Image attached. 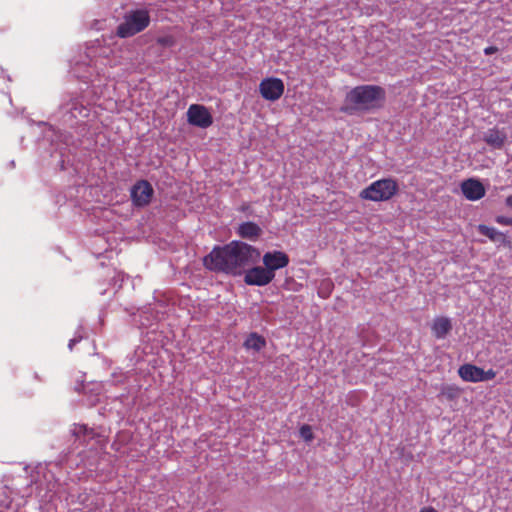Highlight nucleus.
Listing matches in <instances>:
<instances>
[{
	"instance_id": "obj_1",
	"label": "nucleus",
	"mask_w": 512,
	"mask_h": 512,
	"mask_svg": "<svg viewBox=\"0 0 512 512\" xmlns=\"http://www.w3.org/2000/svg\"><path fill=\"white\" fill-rule=\"evenodd\" d=\"M386 93L378 85H360L351 89L345 97V106L341 111L352 114L355 111H370L381 108Z\"/></svg>"
},
{
	"instance_id": "obj_2",
	"label": "nucleus",
	"mask_w": 512,
	"mask_h": 512,
	"mask_svg": "<svg viewBox=\"0 0 512 512\" xmlns=\"http://www.w3.org/2000/svg\"><path fill=\"white\" fill-rule=\"evenodd\" d=\"M229 258L230 274L239 275L242 270L259 256L257 250L249 244L233 241L226 245Z\"/></svg>"
},
{
	"instance_id": "obj_3",
	"label": "nucleus",
	"mask_w": 512,
	"mask_h": 512,
	"mask_svg": "<svg viewBox=\"0 0 512 512\" xmlns=\"http://www.w3.org/2000/svg\"><path fill=\"white\" fill-rule=\"evenodd\" d=\"M150 24V15L146 9H136L125 14L123 22L117 27L116 34L120 38L132 37Z\"/></svg>"
},
{
	"instance_id": "obj_4",
	"label": "nucleus",
	"mask_w": 512,
	"mask_h": 512,
	"mask_svg": "<svg viewBox=\"0 0 512 512\" xmlns=\"http://www.w3.org/2000/svg\"><path fill=\"white\" fill-rule=\"evenodd\" d=\"M398 190L399 185L396 180L384 178L372 182L359 193V197L362 200L374 202L388 201L397 194Z\"/></svg>"
},
{
	"instance_id": "obj_5",
	"label": "nucleus",
	"mask_w": 512,
	"mask_h": 512,
	"mask_svg": "<svg viewBox=\"0 0 512 512\" xmlns=\"http://www.w3.org/2000/svg\"><path fill=\"white\" fill-rule=\"evenodd\" d=\"M225 254H227L226 245L214 247L213 250L204 257V266L211 271L230 274L229 258Z\"/></svg>"
},
{
	"instance_id": "obj_6",
	"label": "nucleus",
	"mask_w": 512,
	"mask_h": 512,
	"mask_svg": "<svg viewBox=\"0 0 512 512\" xmlns=\"http://www.w3.org/2000/svg\"><path fill=\"white\" fill-rule=\"evenodd\" d=\"M284 83L280 78L268 77L263 79L259 84V92L261 96L268 101H276L281 98L284 93Z\"/></svg>"
},
{
	"instance_id": "obj_7",
	"label": "nucleus",
	"mask_w": 512,
	"mask_h": 512,
	"mask_svg": "<svg viewBox=\"0 0 512 512\" xmlns=\"http://www.w3.org/2000/svg\"><path fill=\"white\" fill-rule=\"evenodd\" d=\"M187 119L191 125L207 128L212 125L213 118L208 109L202 105L192 104L187 111Z\"/></svg>"
},
{
	"instance_id": "obj_8",
	"label": "nucleus",
	"mask_w": 512,
	"mask_h": 512,
	"mask_svg": "<svg viewBox=\"0 0 512 512\" xmlns=\"http://www.w3.org/2000/svg\"><path fill=\"white\" fill-rule=\"evenodd\" d=\"M154 190L152 185L146 180L136 182L131 189V199L134 205L143 207L151 202Z\"/></svg>"
},
{
	"instance_id": "obj_9",
	"label": "nucleus",
	"mask_w": 512,
	"mask_h": 512,
	"mask_svg": "<svg viewBox=\"0 0 512 512\" xmlns=\"http://www.w3.org/2000/svg\"><path fill=\"white\" fill-rule=\"evenodd\" d=\"M274 277L275 273H272L266 267L256 266L246 272L244 281L248 285L265 286L269 284Z\"/></svg>"
},
{
	"instance_id": "obj_10",
	"label": "nucleus",
	"mask_w": 512,
	"mask_h": 512,
	"mask_svg": "<svg viewBox=\"0 0 512 512\" xmlns=\"http://www.w3.org/2000/svg\"><path fill=\"white\" fill-rule=\"evenodd\" d=\"M460 187L464 197L469 201L480 200L486 193L484 185L475 178L464 180Z\"/></svg>"
},
{
	"instance_id": "obj_11",
	"label": "nucleus",
	"mask_w": 512,
	"mask_h": 512,
	"mask_svg": "<svg viewBox=\"0 0 512 512\" xmlns=\"http://www.w3.org/2000/svg\"><path fill=\"white\" fill-rule=\"evenodd\" d=\"M263 264L269 271L275 273L289 264V257L282 251L267 252L263 255Z\"/></svg>"
},
{
	"instance_id": "obj_12",
	"label": "nucleus",
	"mask_w": 512,
	"mask_h": 512,
	"mask_svg": "<svg viewBox=\"0 0 512 512\" xmlns=\"http://www.w3.org/2000/svg\"><path fill=\"white\" fill-rule=\"evenodd\" d=\"M452 330V323L448 317L438 316L431 325V331L435 338L444 339Z\"/></svg>"
},
{
	"instance_id": "obj_13",
	"label": "nucleus",
	"mask_w": 512,
	"mask_h": 512,
	"mask_svg": "<svg viewBox=\"0 0 512 512\" xmlns=\"http://www.w3.org/2000/svg\"><path fill=\"white\" fill-rule=\"evenodd\" d=\"M458 374L466 382H482V368L474 364H463L458 369Z\"/></svg>"
},
{
	"instance_id": "obj_14",
	"label": "nucleus",
	"mask_w": 512,
	"mask_h": 512,
	"mask_svg": "<svg viewBox=\"0 0 512 512\" xmlns=\"http://www.w3.org/2000/svg\"><path fill=\"white\" fill-rule=\"evenodd\" d=\"M506 139L507 136L505 132L496 128L489 129L483 137V140L494 149H501L504 146Z\"/></svg>"
},
{
	"instance_id": "obj_15",
	"label": "nucleus",
	"mask_w": 512,
	"mask_h": 512,
	"mask_svg": "<svg viewBox=\"0 0 512 512\" xmlns=\"http://www.w3.org/2000/svg\"><path fill=\"white\" fill-rule=\"evenodd\" d=\"M480 234L488 237L493 242H499L503 245L509 246L511 244L510 240H508L507 236L503 233L495 229L494 227H489L484 224H480L477 227Z\"/></svg>"
},
{
	"instance_id": "obj_16",
	"label": "nucleus",
	"mask_w": 512,
	"mask_h": 512,
	"mask_svg": "<svg viewBox=\"0 0 512 512\" xmlns=\"http://www.w3.org/2000/svg\"><path fill=\"white\" fill-rule=\"evenodd\" d=\"M262 230L254 222H244L238 228V233L242 238L255 239L260 236Z\"/></svg>"
},
{
	"instance_id": "obj_17",
	"label": "nucleus",
	"mask_w": 512,
	"mask_h": 512,
	"mask_svg": "<svg viewBox=\"0 0 512 512\" xmlns=\"http://www.w3.org/2000/svg\"><path fill=\"white\" fill-rule=\"evenodd\" d=\"M265 345V338L257 333H251L244 342L246 349H252L257 352L264 348Z\"/></svg>"
},
{
	"instance_id": "obj_18",
	"label": "nucleus",
	"mask_w": 512,
	"mask_h": 512,
	"mask_svg": "<svg viewBox=\"0 0 512 512\" xmlns=\"http://www.w3.org/2000/svg\"><path fill=\"white\" fill-rule=\"evenodd\" d=\"M460 388H458L457 386H444L442 389H441V394L444 395L447 399L449 400H453L455 398H457L459 395H460Z\"/></svg>"
},
{
	"instance_id": "obj_19",
	"label": "nucleus",
	"mask_w": 512,
	"mask_h": 512,
	"mask_svg": "<svg viewBox=\"0 0 512 512\" xmlns=\"http://www.w3.org/2000/svg\"><path fill=\"white\" fill-rule=\"evenodd\" d=\"M301 438L306 442H311L314 439L312 428L308 424H303L299 429Z\"/></svg>"
},
{
	"instance_id": "obj_20",
	"label": "nucleus",
	"mask_w": 512,
	"mask_h": 512,
	"mask_svg": "<svg viewBox=\"0 0 512 512\" xmlns=\"http://www.w3.org/2000/svg\"><path fill=\"white\" fill-rule=\"evenodd\" d=\"M157 43L163 47H172L175 44V38L172 35L161 36L157 38Z\"/></svg>"
},
{
	"instance_id": "obj_21",
	"label": "nucleus",
	"mask_w": 512,
	"mask_h": 512,
	"mask_svg": "<svg viewBox=\"0 0 512 512\" xmlns=\"http://www.w3.org/2000/svg\"><path fill=\"white\" fill-rule=\"evenodd\" d=\"M496 376V371H494L493 369H489L487 371H485L484 369H482V382L483 381H488V380H492L494 379Z\"/></svg>"
},
{
	"instance_id": "obj_22",
	"label": "nucleus",
	"mask_w": 512,
	"mask_h": 512,
	"mask_svg": "<svg viewBox=\"0 0 512 512\" xmlns=\"http://www.w3.org/2000/svg\"><path fill=\"white\" fill-rule=\"evenodd\" d=\"M495 220L500 225L512 226V217L497 216Z\"/></svg>"
},
{
	"instance_id": "obj_23",
	"label": "nucleus",
	"mask_w": 512,
	"mask_h": 512,
	"mask_svg": "<svg viewBox=\"0 0 512 512\" xmlns=\"http://www.w3.org/2000/svg\"><path fill=\"white\" fill-rule=\"evenodd\" d=\"M88 431V428L85 426V425H79L78 427L75 428V434L76 435H80V434H86Z\"/></svg>"
},
{
	"instance_id": "obj_24",
	"label": "nucleus",
	"mask_w": 512,
	"mask_h": 512,
	"mask_svg": "<svg viewBox=\"0 0 512 512\" xmlns=\"http://www.w3.org/2000/svg\"><path fill=\"white\" fill-rule=\"evenodd\" d=\"M498 51L496 46H489L484 49L485 55H492Z\"/></svg>"
},
{
	"instance_id": "obj_25",
	"label": "nucleus",
	"mask_w": 512,
	"mask_h": 512,
	"mask_svg": "<svg viewBox=\"0 0 512 512\" xmlns=\"http://www.w3.org/2000/svg\"><path fill=\"white\" fill-rule=\"evenodd\" d=\"M419 512H438L435 508L428 506L420 509Z\"/></svg>"
},
{
	"instance_id": "obj_26",
	"label": "nucleus",
	"mask_w": 512,
	"mask_h": 512,
	"mask_svg": "<svg viewBox=\"0 0 512 512\" xmlns=\"http://www.w3.org/2000/svg\"><path fill=\"white\" fill-rule=\"evenodd\" d=\"M79 341H80V339H77V338L71 339V340L69 341V344H68L69 349H70V350H72V349H73V346H74L76 343H78Z\"/></svg>"
},
{
	"instance_id": "obj_27",
	"label": "nucleus",
	"mask_w": 512,
	"mask_h": 512,
	"mask_svg": "<svg viewBox=\"0 0 512 512\" xmlns=\"http://www.w3.org/2000/svg\"><path fill=\"white\" fill-rule=\"evenodd\" d=\"M506 205L512 208V195L506 198Z\"/></svg>"
}]
</instances>
